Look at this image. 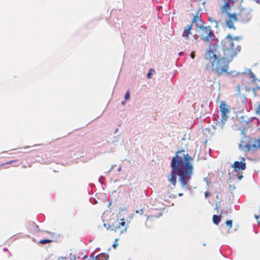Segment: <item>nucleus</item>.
Returning a JSON list of instances; mask_svg holds the SVG:
<instances>
[{
  "instance_id": "72a5a7b5",
  "label": "nucleus",
  "mask_w": 260,
  "mask_h": 260,
  "mask_svg": "<svg viewBox=\"0 0 260 260\" xmlns=\"http://www.w3.org/2000/svg\"><path fill=\"white\" fill-rule=\"evenodd\" d=\"M256 2H257V3H259V1H256ZM259 3H260V2H259Z\"/></svg>"
},
{
  "instance_id": "9d476101",
  "label": "nucleus",
  "mask_w": 260,
  "mask_h": 260,
  "mask_svg": "<svg viewBox=\"0 0 260 260\" xmlns=\"http://www.w3.org/2000/svg\"><path fill=\"white\" fill-rule=\"evenodd\" d=\"M194 23L198 28L201 26L206 24L201 19V15L199 12H197L195 15L193 16L192 21L189 24Z\"/></svg>"
},
{
  "instance_id": "f03ea898",
  "label": "nucleus",
  "mask_w": 260,
  "mask_h": 260,
  "mask_svg": "<svg viewBox=\"0 0 260 260\" xmlns=\"http://www.w3.org/2000/svg\"><path fill=\"white\" fill-rule=\"evenodd\" d=\"M222 43L223 45L222 51H221V48L218 44H215L212 46L214 50V56L224 58L230 62L241 51V46L240 44L234 45L232 42L224 40Z\"/></svg>"
},
{
  "instance_id": "39448f33",
  "label": "nucleus",
  "mask_w": 260,
  "mask_h": 260,
  "mask_svg": "<svg viewBox=\"0 0 260 260\" xmlns=\"http://www.w3.org/2000/svg\"><path fill=\"white\" fill-rule=\"evenodd\" d=\"M198 32L201 39L206 43L209 42L214 37V32L210 26H206V24L201 26L198 28Z\"/></svg>"
},
{
  "instance_id": "b1692460",
  "label": "nucleus",
  "mask_w": 260,
  "mask_h": 260,
  "mask_svg": "<svg viewBox=\"0 0 260 260\" xmlns=\"http://www.w3.org/2000/svg\"><path fill=\"white\" fill-rule=\"evenodd\" d=\"M57 260H68V258L66 257H60Z\"/></svg>"
},
{
  "instance_id": "4468645a",
  "label": "nucleus",
  "mask_w": 260,
  "mask_h": 260,
  "mask_svg": "<svg viewBox=\"0 0 260 260\" xmlns=\"http://www.w3.org/2000/svg\"><path fill=\"white\" fill-rule=\"evenodd\" d=\"M242 38L240 37H233L230 34L227 35L225 37L224 41H231L233 43L234 45H236V44H239L236 42L241 39Z\"/></svg>"
},
{
  "instance_id": "7c9ffc66",
  "label": "nucleus",
  "mask_w": 260,
  "mask_h": 260,
  "mask_svg": "<svg viewBox=\"0 0 260 260\" xmlns=\"http://www.w3.org/2000/svg\"><path fill=\"white\" fill-rule=\"evenodd\" d=\"M215 209H216V210H217V211L218 210V207H217V206H216V207H215Z\"/></svg>"
},
{
  "instance_id": "ddd939ff",
  "label": "nucleus",
  "mask_w": 260,
  "mask_h": 260,
  "mask_svg": "<svg viewBox=\"0 0 260 260\" xmlns=\"http://www.w3.org/2000/svg\"><path fill=\"white\" fill-rule=\"evenodd\" d=\"M108 259V255L105 253H101L95 256L94 254L90 255V258L88 260H107Z\"/></svg>"
},
{
  "instance_id": "f257e3e1",
  "label": "nucleus",
  "mask_w": 260,
  "mask_h": 260,
  "mask_svg": "<svg viewBox=\"0 0 260 260\" xmlns=\"http://www.w3.org/2000/svg\"><path fill=\"white\" fill-rule=\"evenodd\" d=\"M184 152V150L178 151L172 158L171 162L172 170L168 176L169 182L175 186L177 183V174L183 188L189 185L193 172L192 157L188 153H184L182 156L179 155V154Z\"/></svg>"
},
{
  "instance_id": "473e14b6",
  "label": "nucleus",
  "mask_w": 260,
  "mask_h": 260,
  "mask_svg": "<svg viewBox=\"0 0 260 260\" xmlns=\"http://www.w3.org/2000/svg\"><path fill=\"white\" fill-rule=\"evenodd\" d=\"M143 212L142 210H141V211H139V212Z\"/></svg>"
},
{
  "instance_id": "c756f323",
  "label": "nucleus",
  "mask_w": 260,
  "mask_h": 260,
  "mask_svg": "<svg viewBox=\"0 0 260 260\" xmlns=\"http://www.w3.org/2000/svg\"><path fill=\"white\" fill-rule=\"evenodd\" d=\"M26 167V166L25 165H23L22 166V168H25Z\"/></svg>"
},
{
  "instance_id": "2f4dec72",
  "label": "nucleus",
  "mask_w": 260,
  "mask_h": 260,
  "mask_svg": "<svg viewBox=\"0 0 260 260\" xmlns=\"http://www.w3.org/2000/svg\"><path fill=\"white\" fill-rule=\"evenodd\" d=\"M143 212L142 210H141V211H139V212Z\"/></svg>"
},
{
  "instance_id": "0eeeda50",
  "label": "nucleus",
  "mask_w": 260,
  "mask_h": 260,
  "mask_svg": "<svg viewBox=\"0 0 260 260\" xmlns=\"http://www.w3.org/2000/svg\"><path fill=\"white\" fill-rule=\"evenodd\" d=\"M107 229L119 234H122L126 231L127 225L124 219L122 218L120 221L117 219L111 224H109Z\"/></svg>"
},
{
  "instance_id": "2eb2a0df",
  "label": "nucleus",
  "mask_w": 260,
  "mask_h": 260,
  "mask_svg": "<svg viewBox=\"0 0 260 260\" xmlns=\"http://www.w3.org/2000/svg\"><path fill=\"white\" fill-rule=\"evenodd\" d=\"M230 9V4L228 2H226L224 3V4L222 6L221 8V12L222 13H225L227 14V13H229L228 12V10Z\"/></svg>"
},
{
  "instance_id": "20e7f679",
  "label": "nucleus",
  "mask_w": 260,
  "mask_h": 260,
  "mask_svg": "<svg viewBox=\"0 0 260 260\" xmlns=\"http://www.w3.org/2000/svg\"><path fill=\"white\" fill-rule=\"evenodd\" d=\"M214 54V50L210 45L204 55V58L211 63L212 70L220 76L228 72L230 62L224 58L215 56Z\"/></svg>"
},
{
  "instance_id": "423d86ee",
  "label": "nucleus",
  "mask_w": 260,
  "mask_h": 260,
  "mask_svg": "<svg viewBox=\"0 0 260 260\" xmlns=\"http://www.w3.org/2000/svg\"><path fill=\"white\" fill-rule=\"evenodd\" d=\"M220 111L221 112V122H218L216 123V128L222 129L228 119V114L230 112L229 106L226 104L224 101H222L219 106Z\"/></svg>"
},
{
  "instance_id": "aec40b11",
  "label": "nucleus",
  "mask_w": 260,
  "mask_h": 260,
  "mask_svg": "<svg viewBox=\"0 0 260 260\" xmlns=\"http://www.w3.org/2000/svg\"><path fill=\"white\" fill-rule=\"evenodd\" d=\"M225 224L228 226H229L231 228L232 226L233 221L232 220H227Z\"/></svg>"
},
{
  "instance_id": "a211bd4d",
  "label": "nucleus",
  "mask_w": 260,
  "mask_h": 260,
  "mask_svg": "<svg viewBox=\"0 0 260 260\" xmlns=\"http://www.w3.org/2000/svg\"><path fill=\"white\" fill-rule=\"evenodd\" d=\"M51 242H52L51 240L43 239V240H40L39 243L41 244H45L47 243H51Z\"/></svg>"
},
{
  "instance_id": "f8f14e48",
  "label": "nucleus",
  "mask_w": 260,
  "mask_h": 260,
  "mask_svg": "<svg viewBox=\"0 0 260 260\" xmlns=\"http://www.w3.org/2000/svg\"><path fill=\"white\" fill-rule=\"evenodd\" d=\"M237 15H238V19L243 22L248 21L250 19L249 12L245 9H241Z\"/></svg>"
},
{
  "instance_id": "7ed1b4c3",
  "label": "nucleus",
  "mask_w": 260,
  "mask_h": 260,
  "mask_svg": "<svg viewBox=\"0 0 260 260\" xmlns=\"http://www.w3.org/2000/svg\"><path fill=\"white\" fill-rule=\"evenodd\" d=\"M222 43L223 45L222 51H221V48L218 44H215L212 46L214 50V56L224 58L230 62L241 51V46L240 44L234 45L232 42L224 40Z\"/></svg>"
},
{
  "instance_id": "6ab92c4d",
  "label": "nucleus",
  "mask_w": 260,
  "mask_h": 260,
  "mask_svg": "<svg viewBox=\"0 0 260 260\" xmlns=\"http://www.w3.org/2000/svg\"><path fill=\"white\" fill-rule=\"evenodd\" d=\"M155 73V70L153 69L149 70L148 73L147 74L148 78H152V75Z\"/></svg>"
},
{
  "instance_id": "f704fd0d",
  "label": "nucleus",
  "mask_w": 260,
  "mask_h": 260,
  "mask_svg": "<svg viewBox=\"0 0 260 260\" xmlns=\"http://www.w3.org/2000/svg\"><path fill=\"white\" fill-rule=\"evenodd\" d=\"M259 108H260V105H259Z\"/></svg>"
},
{
  "instance_id": "dca6fc26",
  "label": "nucleus",
  "mask_w": 260,
  "mask_h": 260,
  "mask_svg": "<svg viewBox=\"0 0 260 260\" xmlns=\"http://www.w3.org/2000/svg\"><path fill=\"white\" fill-rule=\"evenodd\" d=\"M221 215H214L213 216V223L216 225H218L221 221Z\"/></svg>"
},
{
  "instance_id": "393cba45",
  "label": "nucleus",
  "mask_w": 260,
  "mask_h": 260,
  "mask_svg": "<svg viewBox=\"0 0 260 260\" xmlns=\"http://www.w3.org/2000/svg\"><path fill=\"white\" fill-rule=\"evenodd\" d=\"M204 194L206 198H207L210 195V193L207 191L205 192Z\"/></svg>"
},
{
  "instance_id": "f3484780",
  "label": "nucleus",
  "mask_w": 260,
  "mask_h": 260,
  "mask_svg": "<svg viewBox=\"0 0 260 260\" xmlns=\"http://www.w3.org/2000/svg\"><path fill=\"white\" fill-rule=\"evenodd\" d=\"M249 78L251 79L252 82H254L256 81V77L253 73L250 72V73H249Z\"/></svg>"
},
{
  "instance_id": "5701e85b",
  "label": "nucleus",
  "mask_w": 260,
  "mask_h": 260,
  "mask_svg": "<svg viewBox=\"0 0 260 260\" xmlns=\"http://www.w3.org/2000/svg\"><path fill=\"white\" fill-rule=\"evenodd\" d=\"M117 241H118V239H116L115 240L114 244H113V247L114 248H116V247H117V245H118V244H117Z\"/></svg>"
},
{
  "instance_id": "4be33fe9",
  "label": "nucleus",
  "mask_w": 260,
  "mask_h": 260,
  "mask_svg": "<svg viewBox=\"0 0 260 260\" xmlns=\"http://www.w3.org/2000/svg\"><path fill=\"white\" fill-rule=\"evenodd\" d=\"M125 100H128L130 98V95H129V91L127 90L126 93H125V96H124Z\"/></svg>"
},
{
  "instance_id": "cd10ccee",
  "label": "nucleus",
  "mask_w": 260,
  "mask_h": 260,
  "mask_svg": "<svg viewBox=\"0 0 260 260\" xmlns=\"http://www.w3.org/2000/svg\"><path fill=\"white\" fill-rule=\"evenodd\" d=\"M19 166V164H14V165H12L13 167H18Z\"/></svg>"
},
{
  "instance_id": "6e6552de",
  "label": "nucleus",
  "mask_w": 260,
  "mask_h": 260,
  "mask_svg": "<svg viewBox=\"0 0 260 260\" xmlns=\"http://www.w3.org/2000/svg\"><path fill=\"white\" fill-rule=\"evenodd\" d=\"M227 19L225 21L226 26L230 28L235 29L234 22H237L239 19L238 15L236 14L227 13Z\"/></svg>"
},
{
  "instance_id": "bb28decb",
  "label": "nucleus",
  "mask_w": 260,
  "mask_h": 260,
  "mask_svg": "<svg viewBox=\"0 0 260 260\" xmlns=\"http://www.w3.org/2000/svg\"><path fill=\"white\" fill-rule=\"evenodd\" d=\"M243 177V175H239L238 176V179L239 180H241L242 179V178Z\"/></svg>"
},
{
  "instance_id": "412c9836",
  "label": "nucleus",
  "mask_w": 260,
  "mask_h": 260,
  "mask_svg": "<svg viewBox=\"0 0 260 260\" xmlns=\"http://www.w3.org/2000/svg\"><path fill=\"white\" fill-rule=\"evenodd\" d=\"M18 160L17 159H16V160H11V161H8L6 163H4V164H2L0 166H3L5 165H7V164H12L13 162H15L16 161H17Z\"/></svg>"
},
{
  "instance_id": "a878e982",
  "label": "nucleus",
  "mask_w": 260,
  "mask_h": 260,
  "mask_svg": "<svg viewBox=\"0 0 260 260\" xmlns=\"http://www.w3.org/2000/svg\"><path fill=\"white\" fill-rule=\"evenodd\" d=\"M190 56L192 59H193L194 58L195 55L193 52L191 53Z\"/></svg>"
},
{
  "instance_id": "c85d7f7f",
  "label": "nucleus",
  "mask_w": 260,
  "mask_h": 260,
  "mask_svg": "<svg viewBox=\"0 0 260 260\" xmlns=\"http://www.w3.org/2000/svg\"><path fill=\"white\" fill-rule=\"evenodd\" d=\"M183 193H179L178 194V196H179V197H181V196H183Z\"/></svg>"
},
{
  "instance_id": "9b49d317",
  "label": "nucleus",
  "mask_w": 260,
  "mask_h": 260,
  "mask_svg": "<svg viewBox=\"0 0 260 260\" xmlns=\"http://www.w3.org/2000/svg\"><path fill=\"white\" fill-rule=\"evenodd\" d=\"M192 27V24H188L183 28L182 37L187 40H189L192 36L194 37L191 32Z\"/></svg>"
},
{
  "instance_id": "1a4fd4ad",
  "label": "nucleus",
  "mask_w": 260,
  "mask_h": 260,
  "mask_svg": "<svg viewBox=\"0 0 260 260\" xmlns=\"http://www.w3.org/2000/svg\"><path fill=\"white\" fill-rule=\"evenodd\" d=\"M245 160V158L243 157L241 161H235L234 163L232 165V167L234 168L236 171L244 170L246 169Z\"/></svg>"
}]
</instances>
